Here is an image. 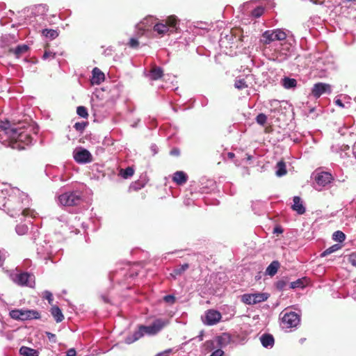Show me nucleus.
I'll return each mask as SVG.
<instances>
[{"mask_svg": "<svg viewBox=\"0 0 356 356\" xmlns=\"http://www.w3.org/2000/svg\"><path fill=\"white\" fill-rule=\"evenodd\" d=\"M38 129L27 122L11 124L0 121V143L6 147L22 150L36 141Z\"/></svg>", "mask_w": 356, "mask_h": 356, "instance_id": "f257e3e1", "label": "nucleus"}, {"mask_svg": "<svg viewBox=\"0 0 356 356\" xmlns=\"http://www.w3.org/2000/svg\"><path fill=\"white\" fill-rule=\"evenodd\" d=\"M30 199L28 195L18 188L13 187L6 200L5 210L13 218H35L36 213L29 209Z\"/></svg>", "mask_w": 356, "mask_h": 356, "instance_id": "f03ea898", "label": "nucleus"}, {"mask_svg": "<svg viewBox=\"0 0 356 356\" xmlns=\"http://www.w3.org/2000/svg\"><path fill=\"white\" fill-rule=\"evenodd\" d=\"M179 19L175 15H170L165 19L156 22L153 30L160 37L176 31L178 29Z\"/></svg>", "mask_w": 356, "mask_h": 356, "instance_id": "7ed1b4c3", "label": "nucleus"}, {"mask_svg": "<svg viewBox=\"0 0 356 356\" xmlns=\"http://www.w3.org/2000/svg\"><path fill=\"white\" fill-rule=\"evenodd\" d=\"M82 193L79 191L66 192L58 197V200L63 206H76L82 201Z\"/></svg>", "mask_w": 356, "mask_h": 356, "instance_id": "20e7f679", "label": "nucleus"}, {"mask_svg": "<svg viewBox=\"0 0 356 356\" xmlns=\"http://www.w3.org/2000/svg\"><path fill=\"white\" fill-rule=\"evenodd\" d=\"M10 277L14 283L22 286L32 287L34 283L33 275L26 272H19L17 270L11 272Z\"/></svg>", "mask_w": 356, "mask_h": 356, "instance_id": "39448f33", "label": "nucleus"}, {"mask_svg": "<svg viewBox=\"0 0 356 356\" xmlns=\"http://www.w3.org/2000/svg\"><path fill=\"white\" fill-rule=\"evenodd\" d=\"M287 35L286 32L280 29L267 30L262 33L261 41L265 44H269L276 40H284Z\"/></svg>", "mask_w": 356, "mask_h": 356, "instance_id": "423d86ee", "label": "nucleus"}, {"mask_svg": "<svg viewBox=\"0 0 356 356\" xmlns=\"http://www.w3.org/2000/svg\"><path fill=\"white\" fill-rule=\"evenodd\" d=\"M169 323V321L163 318H156L149 325H141L140 328L143 335H154L159 332L165 325Z\"/></svg>", "mask_w": 356, "mask_h": 356, "instance_id": "0eeeda50", "label": "nucleus"}, {"mask_svg": "<svg viewBox=\"0 0 356 356\" xmlns=\"http://www.w3.org/2000/svg\"><path fill=\"white\" fill-rule=\"evenodd\" d=\"M73 159L79 164H87L93 161L92 154L83 147H76L72 152Z\"/></svg>", "mask_w": 356, "mask_h": 356, "instance_id": "6e6552de", "label": "nucleus"}, {"mask_svg": "<svg viewBox=\"0 0 356 356\" xmlns=\"http://www.w3.org/2000/svg\"><path fill=\"white\" fill-rule=\"evenodd\" d=\"M269 297L267 293H245L241 296V301L246 305H255L266 301Z\"/></svg>", "mask_w": 356, "mask_h": 356, "instance_id": "1a4fd4ad", "label": "nucleus"}, {"mask_svg": "<svg viewBox=\"0 0 356 356\" xmlns=\"http://www.w3.org/2000/svg\"><path fill=\"white\" fill-rule=\"evenodd\" d=\"M300 322V315L294 312H286L282 317V325L283 328L296 327Z\"/></svg>", "mask_w": 356, "mask_h": 356, "instance_id": "9d476101", "label": "nucleus"}, {"mask_svg": "<svg viewBox=\"0 0 356 356\" xmlns=\"http://www.w3.org/2000/svg\"><path fill=\"white\" fill-rule=\"evenodd\" d=\"M9 314L13 319L26 321L37 318L38 313L33 310L13 309Z\"/></svg>", "mask_w": 356, "mask_h": 356, "instance_id": "9b49d317", "label": "nucleus"}, {"mask_svg": "<svg viewBox=\"0 0 356 356\" xmlns=\"http://www.w3.org/2000/svg\"><path fill=\"white\" fill-rule=\"evenodd\" d=\"M331 92V86L321 82L315 83L312 89V95L316 99L323 95H330Z\"/></svg>", "mask_w": 356, "mask_h": 356, "instance_id": "f8f14e48", "label": "nucleus"}, {"mask_svg": "<svg viewBox=\"0 0 356 356\" xmlns=\"http://www.w3.org/2000/svg\"><path fill=\"white\" fill-rule=\"evenodd\" d=\"M221 318V314L218 311L209 309L205 313L203 323L207 325H213L217 324L220 321Z\"/></svg>", "mask_w": 356, "mask_h": 356, "instance_id": "ddd939ff", "label": "nucleus"}, {"mask_svg": "<svg viewBox=\"0 0 356 356\" xmlns=\"http://www.w3.org/2000/svg\"><path fill=\"white\" fill-rule=\"evenodd\" d=\"M334 181V177L328 172H318L315 177V181L320 187H325Z\"/></svg>", "mask_w": 356, "mask_h": 356, "instance_id": "4468645a", "label": "nucleus"}, {"mask_svg": "<svg viewBox=\"0 0 356 356\" xmlns=\"http://www.w3.org/2000/svg\"><path fill=\"white\" fill-rule=\"evenodd\" d=\"M12 188L10 185L6 184H0V209L2 207L5 209L6 200L9 196L10 191H11Z\"/></svg>", "mask_w": 356, "mask_h": 356, "instance_id": "2eb2a0df", "label": "nucleus"}, {"mask_svg": "<svg viewBox=\"0 0 356 356\" xmlns=\"http://www.w3.org/2000/svg\"><path fill=\"white\" fill-rule=\"evenodd\" d=\"M260 342L263 347L271 349L275 343L273 336L269 333H264L259 337Z\"/></svg>", "mask_w": 356, "mask_h": 356, "instance_id": "dca6fc26", "label": "nucleus"}, {"mask_svg": "<svg viewBox=\"0 0 356 356\" xmlns=\"http://www.w3.org/2000/svg\"><path fill=\"white\" fill-rule=\"evenodd\" d=\"M91 83L92 85H99L105 79L104 74L98 68L95 67L92 71Z\"/></svg>", "mask_w": 356, "mask_h": 356, "instance_id": "f3484780", "label": "nucleus"}, {"mask_svg": "<svg viewBox=\"0 0 356 356\" xmlns=\"http://www.w3.org/2000/svg\"><path fill=\"white\" fill-rule=\"evenodd\" d=\"M293 201V204L291 206V209L300 215L305 213L306 209L301 201L300 197L299 196H294Z\"/></svg>", "mask_w": 356, "mask_h": 356, "instance_id": "a211bd4d", "label": "nucleus"}, {"mask_svg": "<svg viewBox=\"0 0 356 356\" xmlns=\"http://www.w3.org/2000/svg\"><path fill=\"white\" fill-rule=\"evenodd\" d=\"M172 181L178 185H183L188 181V175L184 171H177L173 174Z\"/></svg>", "mask_w": 356, "mask_h": 356, "instance_id": "6ab92c4d", "label": "nucleus"}, {"mask_svg": "<svg viewBox=\"0 0 356 356\" xmlns=\"http://www.w3.org/2000/svg\"><path fill=\"white\" fill-rule=\"evenodd\" d=\"M163 75V70L161 67L154 66L147 74L151 80L156 81L161 79Z\"/></svg>", "mask_w": 356, "mask_h": 356, "instance_id": "aec40b11", "label": "nucleus"}, {"mask_svg": "<svg viewBox=\"0 0 356 356\" xmlns=\"http://www.w3.org/2000/svg\"><path fill=\"white\" fill-rule=\"evenodd\" d=\"M29 47L28 45L23 44H19L15 48L10 49V53L13 54L16 58H19L20 56L26 54Z\"/></svg>", "mask_w": 356, "mask_h": 356, "instance_id": "412c9836", "label": "nucleus"}, {"mask_svg": "<svg viewBox=\"0 0 356 356\" xmlns=\"http://www.w3.org/2000/svg\"><path fill=\"white\" fill-rule=\"evenodd\" d=\"M280 266V264L278 261H273L266 268L265 274L270 277L274 276L277 273Z\"/></svg>", "mask_w": 356, "mask_h": 356, "instance_id": "4be33fe9", "label": "nucleus"}, {"mask_svg": "<svg viewBox=\"0 0 356 356\" xmlns=\"http://www.w3.org/2000/svg\"><path fill=\"white\" fill-rule=\"evenodd\" d=\"M282 86L288 90L294 89L297 86V81L293 78L285 76L281 80Z\"/></svg>", "mask_w": 356, "mask_h": 356, "instance_id": "5701e85b", "label": "nucleus"}, {"mask_svg": "<svg viewBox=\"0 0 356 356\" xmlns=\"http://www.w3.org/2000/svg\"><path fill=\"white\" fill-rule=\"evenodd\" d=\"M156 19L153 16H148L144 18L140 23L136 25L138 29H145L151 26Z\"/></svg>", "mask_w": 356, "mask_h": 356, "instance_id": "b1692460", "label": "nucleus"}, {"mask_svg": "<svg viewBox=\"0 0 356 356\" xmlns=\"http://www.w3.org/2000/svg\"><path fill=\"white\" fill-rule=\"evenodd\" d=\"M143 332L141 330L140 326H138V330L135 331L131 335L127 336L125 339V342L127 344H131L136 341L138 340L141 337H143Z\"/></svg>", "mask_w": 356, "mask_h": 356, "instance_id": "393cba45", "label": "nucleus"}, {"mask_svg": "<svg viewBox=\"0 0 356 356\" xmlns=\"http://www.w3.org/2000/svg\"><path fill=\"white\" fill-rule=\"evenodd\" d=\"M50 312L57 323H60L64 319L63 312L57 305H53L51 308Z\"/></svg>", "mask_w": 356, "mask_h": 356, "instance_id": "a878e982", "label": "nucleus"}, {"mask_svg": "<svg viewBox=\"0 0 356 356\" xmlns=\"http://www.w3.org/2000/svg\"><path fill=\"white\" fill-rule=\"evenodd\" d=\"M44 6L42 4L35 6L31 9V15H33L35 17H38L39 19L43 20L44 19Z\"/></svg>", "mask_w": 356, "mask_h": 356, "instance_id": "bb28decb", "label": "nucleus"}, {"mask_svg": "<svg viewBox=\"0 0 356 356\" xmlns=\"http://www.w3.org/2000/svg\"><path fill=\"white\" fill-rule=\"evenodd\" d=\"M188 268L189 265L188 264H184L175 268L170 273V276L173 279H176L177 276H180L181 275H182L186 270H188Z\"/></svg>", "mask_w": 356, "mask_h": 356, "instance_id": "cd10ccee", "label": "nucleus"}, {"mask_svg": "<svg viewBox=\"0 0 356 356\" xmlns=\"http://www.w3.org/2000/svg\"><path fill=\"white\" fill-rule=\"evenodd\" d=\"M19 353L23 356H38V351L37 350L26 346L21 347Z\"/></svg>", "mask_w": 356, "mask_h": 356, "instance_id": "c85d7f7f", "label": "nucleus"}, {"mask_svg": "<svg viewBox=\"0 0 356 356\" xmlns=\"http://www.w3.org/2000/svg\"><path fill=\"white\" fill-rule=\"evenodd\" d=\"M275 173L277 177H282L283 175H286V170L284 162L279 161L277 163Z\"/></svg>", "mask_w": 356, "mask_h": 356, "instance_id": "c756f323", "label": "nucleus"}, {"mask_svg": "<svg viewBox=\"0 0 356 356\" xmlns=\"http://www.w3.org/2000/svg\"><path fill=\"white\" fill-rule=\"evenodd\" d=\"M341 248V246L339 244H334L332 246H330V248H328L326 250H325L321 254V257H325L328 256L329 254H332L333 252H335L336 251L339 250Z\"/></svg>", "mask_w": 356, "mask_h": 356, "instance_id": "7c9ffc66", "label": "nucleus"}, {"mask_svg": "<svg viewBox=\"0 0 356 356\" xmlns=\"http://www.w3.org/2000/svg\"><path fill=\"white\" fill-rule=\"evenodd\" d=\"M231 340V337L227 333H223L218 338V343L220 346H227Z\"/></svg>", "mask_w": 356, "mask_h": 356, "instance_id": "2f4dec72", "label": "nucleus"}, {"mask_svg": "<svg viewBox=\"0 0 356 356\" xmlns=\"http://www.w3.org/2000/svg\"><path fill=\"white\" fill-rule=\"evenodd\" d=\"M305 278H300L290 283V289H303L305 286Z\"/></svg>", "mask_w": 356, "mask_h": 356, "instance_id": "473e14b6", "label": "nucleus"}, {"mask_svg": "<svg viewBox=\"0 0 356 356\" xmlns=\"http://www.w3.org/2000/svg\"><path fill=\"white\" fill-rule=\"evenodd\" d=\"M59 35V31L58 29H51L46 28V39L54 40Z\"/></svg>", "mask_w": 356, "mask_h": 356, "instance_id": "72a5a7b5", "label": "nucleus"}, {"mask_svg": "<svg viewBox=\"0 0 356 356\" xmlns=\"http://www.w3.org/2000/svg\"><path fill=\"white\" fill-rule=\"evenodd\" d=\"M134 173V170L133 168L131 167H127L125 169H121L120 172V175L124 178V179H128L131 177Z\"/></svg>", "mask_w": 356, "mask_h": 356, "instance_id": "f704fd0d", "label": "nucleus"}, {"mask_svg": "<svg viewBox=\"0 0 356 356\" xmlns=\"http://www.w3.org/2000/svg\"><path fill=\"white\" fill-rule=\"evenodd\" d=\"M332 239L335 241L342 243L346 239V235L343 232L338 230L333 233Z\"/></svg>", "mask_w": 356, "mask_h": 356, "instance_id": "c9c22d12", "label": "nucleus"}, {"mask_svg": "<svg viewBox=\"0 0 356 356\" xmlns=\"http://www.w3.org/2000/svg\"><path fill=\"white\" fill-rule=\"evenodd\" d=\"M28 230L29 227L25 224H19L15 227V232L19 236L24 235L28 232Z\"/></svg>", "mask_w": 356, "mask_h": 356, "instance_id": "e433bc0d", "label": "nucleus"}, {"mask_svg": "<svg viewBox=\"0 0 356 356\" xmlns=\"http://www.w3.org/2000/svg\"><path fill=\"white\" fill-rule=\"evenodd\" d=\"M76 113L78 115L83 118H86L88 116L87 108L82 106H79L76 108Z\"/></svg>", "mask_w": 356, "mask_h": 356, "instance_id": "4c0bfd02", "label": "nucleus"}, {"mask_svg": "<svg viewBox=\"0 0 356 356\" xmlns=\"http://www.w3.org/2000/svg\"><path fill=\"white\" fill-rule=\"evenodd\" d=\"M234 86L239 90L248 88V85L244 79H236L234 83Z\"/></svg>", "mask_w": 356, "mask_h": 356, "instance_id": "58836bf2", "label": "nucleus"}, {"mask_svg": "<svg viewBox=\"0 0 356 356\" xmlns=\"http://www.w3.org/2000/svg\"><path fill=\"white\" fill-rule=\"evenodd\" d=\"M267 116L264 113H259L256 117L257 124L264 126L266 123Z\"/></svg>", "mask_w": 356, "mask_h": 356, "instance_id": "ea45409f", "label": "nucleus"}, {"mask_svg": "<svg viewBox=\"0 0 356 356\" xmlns=\"http://www.w3.org/2000/svg\"><path fill=\"white\" fill-rule=\"evenodd\" d=\"M40 234V233L38 230V227L36 225L35 227H33V229L31 231V234H32L31 239L33 241V243H36L37 238L39 236Z\"/></svg>", "mask_w": 356, "mask_h": 356, "instance_id": "a19ab883", "label": "nucleus"}, {"mask_svg": "<svg viewBox=\"0 0 356 356\" xmlns=\"http://www.w3.org/2000/svg\"><path fill=\"white\" fill-rule=\"evenodd\" d=\"M76 219V217L73 216L72 215L70 216V217L65 216H61L58 220L60 222H63L66 224V225H68L70 222H72V220Z\"/></svg>", "mask_w": 356, "mask_h": 356, "instance_id": "79ce46f5", "label": "nucleus"}, {"mask_svg": "<svg viewBox=\"0 0 356 356\" xmlns=\"http://www.w3.org/2000/svg\"><path fill=\"white\" fill-rule=\"evenodd\" d=\"M86 124H87L83 122H76L74 125V127L76 131L81 133L85 129Z\"/></svg>", "mask_w": 356, "mask_h": 356, "instance_id": "37998d69", "label": "nucleus"}, {"mask_svg": "<svg viewBox=\"0 0 356 356\" xmlns=\"http://www.w3.org/2000/svg\"><path fill=\"white\" fill-rule=\"evenodd\" d=\"M163 300L169 304H174L175 302V297L173 295H166L163 297Z\"/></svg>", "mask_w": 356, "mask_h": 356, "instance_id": "c03bdc74", "label": "nucleus"}, {"mask_svg": "<svg viewBox=\"0 0 356 356\" xmlns=\"http://www.w3.org/2000/svg\"><path fill=\"white\" fill-rule=\"evenodd\" d=\"M264 12V9L261 7H257L252 10V15L255 17H259Z\"/></svg>", "mask_w": 356, "mask_h": 356, "instance_id": "a18cd8bd", "label": "nucleus"}, {"mask_svg": "<svg viewBox=\"0 0 356 356\" xmlns=\"http://www.w3.org/2000/svg\"><path fill=\"white\" fill-rule=\"evenodd\" d=\"M286 285V282L284 280H278L276 283V287L277 289L282 291L283 290Z\"/></svg>", "mask_w": 356, "mask_h": 356, "instance_id": "49530a36", "label": "nucleus"}, {"mask_svg": "<svg viewBox=\"0 0 356 356\" xmlns=\"http://www.w3.org/2000/svg\"><path fill=\"white\" fill-rule=\"evenodd\" d=\"M349 262L354 266L356 267V253H352L349 255Z\"/></svg>", "mask_w": 356, "mask_h": 356, "instance_id": "de8ad7c7", "label": "nucleus"}, {"mask_svg": "<svg viewBox=\"0 0 356 356\" xmlns=\"http://www.w3.org/2000/svg\"><path fill=\"white\" fill-rule=\"evenodd\" d=\"M129 44L132 48H136L139 45V42L136 38H131Z\"/></svg>", "mask_w": 356, "mask_h": 356, "instance_id": "09e8293b", "label": "nucleus"}, {"mask_svg": "<svg viewBox=\"0 0 356 356\" xmlns=\"http://www.w3.org/2000/svg\"><path fill=\"white\" fill-rule=\"evenodd\" d=\"M172 352V349L168 348L162 352L157 353L155 356H168Z\"/></svg>", "mask_w": 356, "mask_h": 356, "instance_id": "8fccbe9b", "label": "nucleus"}, {"mask_svg": "<svg viewBox=\"0 0 356 356\" xmlns=\"http://www.w3.org/2000/svg\"><path fill=\"white\" fill-rule=\"evenodd\" d=\"M170 154L171 156H178L180 155V150L177 147H174L170 150Z\"/></svg>", "mask_w": 356, "mask_h": 356, "instance_id": "3c124183", "label": "nucleus"}, {"mask_svg": "<svg viewBox=\"0 0 356 356\" xmlns=\"http://www.w3.org/2000/svg\"><path fill=\"white\" fill-rule=\"evenodd\" d=\"M46 300L50 305H52L53 302V295L51 292L46 291Z\"/></svg>", "mask_w": 356, "mask_h": 356, "instance_id": "603ef678", "label": "nucleus"}, {"mask_svg": "<svg viewBox=\"0 0 356 356\" xmlns=\"http://www.w3.org/2000/svg\"><path fill=\"white\" fill-rule=\"evenodd\" d=\"M224 351L221 349L214 350L209 356H223Z\"/></svg>", "mask_w": 356, "mask_h": 356, "instance_id": "864d4df0", "label": "nucleus"}, {"mask_svg": "<svg viewBox=\"0 0 356 356\" xmlns=\"http://www.w3.org/2000/svg\"><path fill=\"white\" fill-rule=\"evenodd\" d=\"M46 336L48 337L49 340L51 342H56V335L49 332H46Z\"/></svg>", "mask_w": 356, "mask_h": 356, "instance_id": "5fc2aeb1", "label": "nucleus"}, {"mask_svg": "<svg viewBox=\"0 0 356 356\" xmlns=\"http://www.w3.org/2000/svg\"><path fill=\"white\" fill-rule=\"evenodd\" d=\"M56 53H55V52H51V51H50L49 50H47V49H46V54H45L46 60L49 59V58H54V57H55V56H56Z\"/></svg>", "mask_w": 356, "mask_h": 356, "instance_id": "6e6d98bb", "label": "nucleus"}, {"mask_svg": "<svg viewBox=\"0 0 356 356\" xmlns=\"http://www.w3.org/2000/svg\"><path fill=\"white\" fill-rule=\"evenodd\" d=\"M66 356H76V351L74 348L69 349L66 353Z\"/></svg>", "mask_w": 356, "mask_h": 356, "instance_id": "4d7b16f0", "label": "nucleus"}, {"mask_svg": "<svg viewBox=\"0 0 356 356\" xmlns=\"http://www.w3.org/2000/svg\"><path fill=\"white\" fill-rule=\"evenodd\" d=\"M334 103H335L336 105L339 106L341 108H344L345 107L344 104L339 99H335Z\"/></svg>", "mask_w": 356, "mask_h": 356, "instance_id": "13d9d810", "label": "nucleus"}, {"mask_svg": "<svg viewBox=\"0 0 356 356\" xmlns=\"http://www.w3.org/2000/svg\"><path fill=\"white\" fill-rule=\"evenodd\" d=\"M333 67V63L332 62H328L327 65L325 67V68H323L322 70L323 71H327Z\"/></svg>", "mask_w": 356, "mask_h": 356, "instance_id": "bf43d9fd", "label": "nucleus"}, {"mask_svg": "<svg viewBox=\"0 0 356 356\" xmlns=\"http://www.w3.org/2000/svg\"><path fill=\"white\" fill-rule=\"evenodd\" d=\"M282 232L283 229L280 226H277L274 228V233L282 234Z\"/></svg>", "mask_w": 356, "mask_h": 356, "instance_id": "052dcab7", "label": "nucleus"}, {"mask_svg": "<svg viewBox=\"0 0 356 356\" xmlns=\"http://www.w3.org/2000/svg\"><path fill=\"white\" fill-rule=\"evenodd\" d=\"M252 159V156L248 154H245V157L243 159V161H246L247 162L251 161Z\"/></svg>", "mask_w": 356, "mask_h": 356, "instance_id": "680f3d73", "label": "nucleus"}, {"mask_svg": "<svg viewBox=\"0 0 356 356\" xmlns=\"http://www.w3.org/2000/svg\"><path fill=\"white\" fill-rule=\"evenodd\" d=\"M234 156H235L234 153H233V152H228V153H227V157H228L229 159H234Z\"/></svg>", "mask_w": 356, "mask_h": 356, "instance_id": "e2e57ef3", "label": "nucleus"}, {"mask_svg": "<svg viewBox=\"0 0 356 356\" xmlns=\"http://www.w3.org/2000/svg\"><path fill=\"white\" fill-rule=\"evenodd\" d=\"M156 145H152L151 146V149H152V150L154 152V154H156Z\"/></svg>", "mask_w": 356, "mask_h": 356, "instance_id": "0e129e2a", "label": "nucleus"}, {"mask_svg": "<svg viewBox=\"0 0 356 356\" xmlns=\"http://www.w3.org/2000/svg\"><path fill=\"white\" fill-rule=\"evenodd\" d=\"M344 2L347 3H355L356 0H343Z\"/></svg>", "mask_w": 356, "mask_h": 356, "instance_id": "69168bd1", "label": "nucleus"}, {"mask_svg": "<svg viewBox=\"0 0 356 356\" xmlns=\"http://www.w3.org/2000/svg\"><path fill=\"white\" fill-rule=\"evenodd\" d=\"M353 154H354V156H355V157L356 159V147H353Z\"/></svg>", "mask_w": 356, "mask_h": 356, "instance_id": "338daca9", "label": "nucleus"}, {"mask_svg": "<svg viewBox=\"0 0 356 356\" xmlns=\"http://www.w3.org/2000/svg\"><path fill=\"white\" fill-rule=\"evenodd\" d=\"M102 298H103V300H104V301L105 302H108V299H107L106 297L102 296Z\"/></svg>", "mask_w": 356, "mask_h": 356, "instance_id": "774afa93", "label": "nucleus"}]
</instances>
